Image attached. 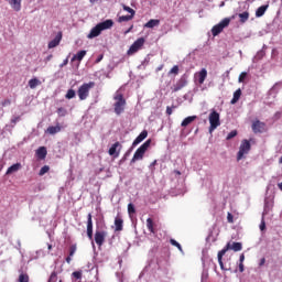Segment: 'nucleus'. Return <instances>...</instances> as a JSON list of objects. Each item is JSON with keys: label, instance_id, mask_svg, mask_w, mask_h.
<instances>
[{"label": "nucleus", "instance_id": "obj_1", "mask_svg": "<svg viewBox=\"0 0 282 282\" xmlns=\"http://www.w3.org/2000/svg\"><path fill=\"white\" fill-rule=\"evenodd\" d=\"M111 28H113V20H106L104 22H100L90 30L87 39H96V36H100L102 31L111 30Z\"/></svg>", "mask_w": 282, "mask_h": 282}, {"label": "nucleus", "instance_id": "obj_2", "mask_svg": "<svg viewBox=\"0 0 282 282\" xmlns=\"http://www.w3.org/2000/svg\"><path fill=\"white\" fill-rule=\"evenodd\" d=\"M113 100L115 113L117 116H121L122 113H124V108L127 107V99H124V95H122V93L117 91L113 96Z\"/></svg>", "mask_w": 282, "mask_h": 282}, {"label": "nucleus", "instance_id": "obj_3", "mask_svg": "<svg viewBox=\"0 0 282 282\" xmlns=\"http://www.w3.org/2000/svg\"><path fill=\"white\" fill-rule=\"evenodd\" d=\"M94 87H96V83L94 82L83 84L77 90L79 100H87V98H89V91H91Z\"/></svg>", "mask_w": 282, "mask_h": 282}, {"label": "nucleus", "instance_id": "obj_4", "mask_svg": "<svg viewBox=\"0 0 282 282\" xmlns=\"http://www.w3.org/2000/svg\"><path fill=\"white\" fill-rule=\"evenodd\" d=\"M232 19H235V15L231 18H225L218 24L214 25L212 29L213 36H219V34L224 32V29L230 25Z\"/></svg>", "mask_w": 282, "mask_h": 282}, {"label": "nucleus", "instance_id": "obj_5", "mask_svg": "<svg viewBox=\"0 0 282 282\" xmlns=\"http://www.w3.org/2000/svg\"><path fill=\"white\" fill-rule=\"evenodd\" d=\"M151 147V140L145 141L140 148L134 152L133 158L131 159V164H134V162H138V160H142L144 158V153L149 150Z\"/></svg>", "mask_w": 282, "mask_h": 282}, {"label": "nucleus", "instance_id": "obj_6", "mask_svg": "<svg viewBox=\"0 0 282 282\" xmlns=\"http://www.w3.org/2000/svg\"><path fill=\"white\" fill-rule=\"evenodd\" d=\"M251 149H252V145L250 144V141H248L247 139H243L241 141V144L237 154V161L239 162L243 160V156L248 155Z\"/></svg>", "mask_w": 282, "mask_h": 282}, {"label": "nucleus", "instance_id": "obj_7", "mask_svg": "<svg viewBox=\"0 0 282 282\" xmlns=\"http://www.w3.org/2000/svg\"><path fill=\"white\" fill-rule=\"evenodd\" d=\"M209 133H213V131H215V129H217V127L221 126V121L219 119V112H217V110H212V112L209 113Z\"/></svg>", "mask_w": 282, "mask_h": 282}, {"label": "nucleus", "instance_id": "obj_8", "mask_svg": "<svg viewBox=\"0 0 282 282\" xmlns=\"http://www.w3.org/2000/svg\"><path fill=\"white\" fill-rule=\"evenodd\" d=\"M144 43H145L144 37H139L137 41H134L133 44L128 50L129 56H131L132 54H135V52H140V50H142Z\"/></svg>", "mask_w": 282, "mask_h": 282}, {"label": "nucleus", "instance_id": "obj_9", "mask_svg": "<svg viewBox=\"0 0 282 282\" xmlns=\"http://www.w3.org/2000/svg\"><path fill=\"white\" fill-rule=\"evenodd\" d=\"M251 129L253 133H265V131H268V126L261 120H256L252 122Z\"/></svg>", "mask_w": 282, "mask_h": 282}, {"label": "nucleus", "instance_id": "obj_10", "mask_svg": "<svg viewBox=\"0 0 282 282\" xmlns=\"http://www.w3.org/2000/svg\"><path fill=\"white\" fill-rule=\"evenodd\" d=\"M188 85V77L186 75H182L181 78L173 85L172 91L177 93L181 89H184Z\"/></svg>", "mask_w": 282, "mask_h": 282}, {"label": "nucleus", "instance_id": "obj_11", "mask_svg": "<svg viewBox=\"0 0 282 282\" xmlns=\"http://www.w3.org/2000/svg\"><path fill=\"white\" fill-rule=\"evenodd\" d=\"M105 239H107V231L96 230V232H95V243H97V246L99 248H101V246L105 245Z\"/></svg>", "mask_w": 282, "mask_h": 282}, {"label": "nucleus", "instance_id": "obj_12", "mask_svg": "<svg viewBox=\"0 0 282 282\" xmlns=\"http://www.w3.org/2000/svg\"><path fill=\"white\" fill-rule=\"evenodd\" d=\"M61 41H63V32H58L55 39L48 42V50H54V47H58V45H61Z\"/></svg>", "mask_w": 282, "mask_h": 282}, {"label": "nucleus", "instance_id": "obj_13", "mask_svg": "<svg viewBox=\"0 0 282 282\" xmlns=\"http://www.w3.org/2000/svg\"><path fill=\"white\" fill-rule=\"evenodd\" d=\"M208 77V70L202 68L198 73L195 74V78H198V85H204V82Z\"/></svg>", "mask_w": 282, "mask_h": 282}, {"label": "nucleus", "instance_id": "obj_14", "mask_svg": "<svg viewBox=\"0 0 282 282\" xmlns=\"http://www.w3.org/2000/svg\"><path fill=\"white\" fill-rule=\"evenodd\" d=\"M149 135V132L147 130H143L132 142V147H138L140 142H143V140H147V137Z\"/></svg>", "mask_w": 282, "mask_h": 282}, {"label": "nucleus", "instance_id": "obj_15", "mask_svg": "<svg viewBox=\"0 0 282 282\" xmlns=\"http://www.w3.org/2000/svg\"><path fill=\"white\" fill-rule=\"evenodd\" d=\"M225 248L234 250V252H240V250H243V245H241V242H234L232 245L228 242Z\"/></svg>", "mask_w": 282, "mask_h": 282}, {"label": "nucleus", "instance_id": "obj_16", "mask_svg": "<svg viewBox=\"0 0 282 282\" xmlns=\"http://www.w3.org/2000/svg\"><path fill=\"white\" fill-rule=\"evenodd\" d=\"M22 165L21 163H15L13 165H11L10 167H8L6 175H12V173H17L19 171H21Z\"/></svg>", "mask_w": 282, "mask_h": 282}, {"label": "nucleus", "instance_id": "obj_17", "mask_svg": "<svg viewBox=\"0 0 282 282\" xmlns=\"http://www.w3.org/2000/svg\"><path fill=\"white\" fill-rule=\"evenodd\" d=\"M229 248L230 247H224V249L218 252V263L220 265V270H224V260L223 259Z\"/></svg>", "mask_w": 282, "mask_h": 282}, {"label": "nucleus", "instance_id": "obj_18", "mask_svg": "<svg viewBox=\"0 0 282 282\" xmlns=\"http://www.w3.org/2000/svg\"><path fill=\"white\" fill-rule=\"evenodd\" d=\"M123 224H124V220H122V218H120V217L115 218V230H116V232L122 231Z\"/></svg>", "mask_w": 282, "mask_h": 282}, {"label": "nucleus", "instance_id": "obj_19", "mask_svg": "<svg viewBox=\"0 0 282 282\" xmlns=\"http://www.w3.org/2000/svg\"><path fill=\"white\" fill-rule=\"evenodd\" d=\"M21 1L22 0H9V4L15 12H21Z\"/></svg>", "mask_w": 282, "mask_h": 282}, {"label": "nucleus", "instance_id": "obj_20", "mask_svg": "<svg viewBox=\"0 0 282 282\" xmlns=\"http://www.w3.org/2000/svg\"><path fill=\"white\" fill-rule=\"evenodd\" d=\"M155 226L156 225L152 218L147 219V228L152 235H155V232H158V230H155Z\"/></svg>", "mask_w": 282, "mask_h": 282}, {"label": "nucleus", "instance_id": "obj_21", "mask_svg": "<svg viewBox=\"0 0 282 282\" xmlns=\"http://www.w3.org/2000/svg\"><path fill=\"white\" fill-rule=\"evenodd\" d=\"M85 56H87V51H79L72 57V63H74V61L80 62L85 58Z\"/></svg>", "mask_w": 282, "mask_h": 282}, {"label": "nucleus", "instance_id": "obj_22", "mask_svg": "<svg viewBox=\"0 0 282 282\" xmlns=\"http://www.w3.org/2000/svg\"><path fill=\"white\" fill-rule=\"evenodd\" d=\"M195 120H197V116H189L182 121L181 127H188V124L195 122Z\"/></svg>", "mask_w": 282, "mask_h": 282}, {"label": "nucleus", "instance_id": "obj_23", "mask_svg": "<svg viewBox=\"0 0 282 282\" xmlns=\"http://www.w3.org/2000/svg\"><path fill=\"white\" fill-rule=\"evenodd\" d=\"M239 98H241V88L237 89L235 93H234V97L230 101V105H237V102H239Z\"/></svg>", "mask_w": 282, "mask_h": 282}, {"label": "nucleus", "instance_id": "obj_24", "mask_svg": "<svg viewBox=\"0 0 282 282\" xmlns=\"http://www.w3.org/2000/svg\"><path fill=\"white\" fill-rule=\"evenodd\" d=\"M46 132L51 135H55V133H61V126H50Z\"/></svg>", "mask_w": 282, "mask_h": 282}, {"label": "nucleus", "instance_id": "obj_25", "mask_svg": "<svg viewBox=\"0 0 282 282\" xmlns=\"http://www.w3.org/2000/svg\"><path fill=\"white\" fill-rule=\"evenodd\" d=\"M118 147H120V142H116L115 144H112L108 151L109 155H115L116 158H118V155H120V153L116 152Z\"/></svg>", "mask_w": 282, "mask_h": 282}, {"label": "nucleus", "instance_id": "obj_26", "mask_svg": "<svg viewBox=\"0 0 282 282\" xmlns=\"http://www.w3.org/2000/svg\"><path fill=\"white\" fill-rule=\"evenodd\" d=\"M158 25H160V20L151 19L144 24V28L153 29L158 28Z\"/></svg>", "mask_w": 282, "mask_h": 282}, {"label": "nucleus", "instance_id": "obj_27", "mask_svg": "<svg viewBox=\"0 0 282 282\" xmlns=\"http://www.w3.org/2000/svg\"><path fill=\"white\" fill-rule=\"evenodd\" d=\"M268 10V4L261 6L256 11V17L261 18L263 14H265V11Z\"/></svg>", "mask_w": 282, "mask_h": 282}, {"label": "nucleus", "instance_id": "obj_28", "mask_svg": "<svg viewBox=\"0 0 282 282\" xmlns=\"http://www.w3.org/2000/svg\"><path fill=\"white\" fill-rule=\"evenodd\" d=\"M39 85H41V80H39V78H32L29 80L30 89H36V87H39Z\"/></svg>", "mask_w": 282, "mask_h": 282}, {"label": "nucleus", "instance_id": "obj_29", "mask_svg": "<svg viewBox=\"0 0 282 282\" xmlns=\"http://www.w3.org/2000/svg\"><path fill=\"white\" fill-rule=\"evenodd\" d=\"M238 17L240 19V23H246V21L250 19V13L248 11H245L242 13H239Z\"/></svg>", "mask_w": 282, "mask_h": 282}, {"label": "nucleus", "instance_id": "obj_30", "mask_svg": "<svg viewBox=\"0 0 282 282\" xmlns=\"http://www.w3.org/2000/svg\"><path fill=\"white\" fill-rule=\"evenodd\" d=\"M91 214L87 216V231H94V220Z\"/></svg>", "mask_w": 282, "mask_h": 282}, {"label": "nucleus", "instance_id": "obj_31", "mask_svg": "<svg viewBox=\"0 0 282 282\" xmlns=\"http://www.w3.org/2000/svg\"><path fill=\"white\" fill-rule=\"evenodd\" d=\"M36 154L43 160L45 155H47V149H45V147H41L37 149Z\"/></svg>", "mask_w": 282, "mask_h": 282}, {"label": "nucleus", "instance_id": "obj_32", "mask_svg": "<svg viewBox=\"0 0 282 282\" xmlns=\"http://www.w3.org/2000/svg\"><path fill=\"white\" fill-rule=\"evenodd\" d=\"M133 15H121L118 18V23H127L128 21H132Z\"/></svg>", "mask_w": 282, "mask_h": 282}, {"label": "nucleus", "instance_id": "obj_33", "mask_svg": "<svg viewBox=\"0 0 282 282\" xmlns=\"http://www.w3.org/2000/svg\"><path fill=\"white\" fill-rule=\"evenodd\" d=\"M122 8L124 10V12H129L130 17H135V10H133L131 7L127 6V4H122Z\"/></svg>", "mask_w": 282, "mask_h": 282}, {"label": "nucleus", "instance_id": "obj_34", "mask_svg": "<svg viewBox=\"0 0 282 282\" xmlns=\"http://www.w3.org/2000/svg\"><path fill=\"white\" fill-rule=\"evenodd\" d=\"M65 98H67V100H72V98H76V90L68 89L66 95H65Z\"/></svg>", "mask_w": 282, "mask_h": 282}, {"label": "nucleus", "instance_id": "obj_35", "mask_svg": "<svg viewBox=\"0 0 282 282\" xmlns=\"http://www.w3.org/2000/svg\"><path fill=\"white\" fill-rule=\"evenodd\" d=\"M19 282H30V275L28 273H21L19 275Z\"/></svg>", "mask_w": 282, "mask_h": 282}, {"label": "nucleus", "instance_id": "obj_36", "mask_svg": "<svg viewBox=\"0 0 282 282\" xmlns=\"http://www.w3.org/2000/svg\"><path fill=\"white\" fill-rule=\"evenodd\" d=\"M45 173H50V165H44L40 172H39V175L40 177H43V175H45Z\"/></svg>", "mask_w": 282, "mask_h": 282}, {"label": "nucleus", "instance_id": "obj_37", "mask_svg": "<svg viewBox=\"0 0 282 282\" xmlns=\"http://www.w3.org/2000/svg\"><path fill=\"white\" fill-rule=\"evenodd\" d=\"M57 115L61 117V118H65V116H67V109L61 107L57 109Z\"/></svg>", "mask_w": 282, "mask_h": 282}, {"label": "nucleus", "instance_id": "obj_38", "mask_svg": "<svg viewBox=\"0 0 282 282\" xmlns=\"http://www.w3.org/2000/svg\"><path fill=\"white\" fill-rule=\"evenodd\" d=\"M170 243L172 246H174L175 248H177V250H180V252H182V245H180V242H177L175 239H170Z\"/></svg>", "mask_w": 282, "mask_h": 282}, {"label": "nucleus", "instance_id": "obj_39", "mask_svg": "<svg viewBox=\"0 0 282 282\" xmlns=\"http://www.w3.org/2000/svg\"><path fill=\"white\" fill-rule=\"evenodd\" d=\"M68 250H69L68 257H74V254H76L77 246L70 245Z\"/></svg>", "mask_w": 282, "mask_h": 282}, {"label": "nucleus", "instance_id": "obj_40", "mask_svg": "<svg viewBox=\"0 0 282 282\" xmlns=\"http://www.w3.org/2000/svg\"><path fill=\"white\" fill-rule=\"evenodd\" d=\"M169 74H174L175 76H177L180 74V66L177 65L173 66L169 72Z\"/></svg>", "mask_w": 282, "mask_h": 282}, {"label": "nucleus", "instance_id": "obj_41", "mask_svg": "<svg viewBox=\"0 0 282 282\" xmlns=\"http://www.w3.org/2000/svg\"><path fill=\"white\" fill-rule=\"evenodd\" d=\"M128 213L129 215H135V206L133 204H128Z\"/></svg>", "mask_w": 282, "mask_h": 282}, {"label": "nucleus", "instance_id": "obj_42", "mask_svg": "<svg viewBox=\"0 0 282 282\" xmlns=\"http://www.w3.org/2000/svg\"><path fill=\"white\" fill-rule=\"evenodd\" d=\"M237 130H232L231 132L228 133L226 140H232V138H237Z\"/></svg>", "mask_w": 282, "mask_h": 282}, {"label": "nucleus", "instance_id": "obj_43", "mask_svg": "<svg viewBox=\"0 0 282 282\" xmlns=\"http://www.w3.org/2000/svg\"><path fill=\"white\" fill-rule=\"evenodd\" d=\"M247 76H248V73L242 72V73L239 75L238 82H239V83H243V80H246Z\"/></svg>", "mask_w": 282, "mask_h": 282}, {"label": "nucleus", "instance_id": "obj_44", "mask_svg": "<svg viewBox=\"0 0 282 282\" xmlns=\"http://www.w3.org/2000/svg\"><path fill=\"white\" fill-rule=\"evenodd\" d=\"M74 279H83V271H75L73 272Z\"/></svg>", "mask_w": 282, "mask_h": 282}, {"label": "nucleus", "instance_id": "obj_45", "mask_svg": "<svg viewBox=\"0 0 282 282\" xmlns=\"http://www.w3.org/2000/svg\"><path fill=\"white\" fill-rule=\"evenodd\" d=\"M227 221L228 224H235V216H232L230 213L227 214Z\"/></svg>", "mask_w": 282, "mask_h": 282}, {"label": "nucleus", "instance_id": "obj_46", "mask_svg": "<svg viewBox=\"0 0 282 282\" xmlns=\"http://www.w3.org/2000/svg\"><path fill=\"white\" fill-rule=\"evenodd\" d=\"M1 105H2V107H10L12 105V100L4 99Z\"/></svg>", "mask_w": 282, "mask_h": 282}, {"label": "nucleus", "instance_id": "obj_47", "mask_svg": "<svg viewBox=\"0 0 282 282\" xmlns=\"http://www.w3.org/2000/svg\"><path fill=\"white\" fill-rule=\"evenodd\" d=\"M260 230L263 231L265 230V219L262 218L261 224H260Z\"/></svg>", "mask_w": 282, "mask_h": 282}, {"label": "nucleus", "instance_id": "obj_48", "mask_svg": "<svg viewBox=\"0 0 282 282\" xmlns=\"http://www.w3.org/2000/svg\"><path fill=\"white\" fill-rule=\"evenodd\" d=\"M166 115L167 116H172L173 115V108H171L170 106L166 107Z\"/></svg>", "mask_w": 282, "mask_h": 282}, {"label": "nucleus", "instance_id": "obj_49", "mask_svg": "<svg viewBox=\"0 0 282 282\" xmlns=\"http://www.w3.org/2000/svg\"><path fill=\"white\" fill-rule=\"evenodd\" d=\"M69 63V58H65L63 63L59 65L61 68L65 67Z\"/></svg>", "mask_w": 282, "mask_h": 282}, {"label": "nucleus", "instance_id": "obj_50", "mask_svg": "<svg viewBox=\"0 0 282 282\" xmlns=\"http://www.w3.org/2000/svg\"><path fill=\"white\" fill-rule=\"evenodd\" d=\"M238 270L239 272H243L246 270L243 267V262H239Z\"/></svg>", "mask_w": 282, "mask_h": 282}, {"label": "nucleus", "instance_id": "obj_51", "mask_svg": "<svg viewBox=\"0 0 282 282\" xmlns=\"http://www.w3.org/2000/svg\"><path fill=\"white\" fill-rule=\"evenodd\" d=\"M243 261H246V254H241L239 258V263H243Z\"/></svg>", "mask_w": 282, "mask_h": 282}, {"label": "nucleus", "instance_id": "obj_52", "mask_svg": "<svg viewBox=\"0 0 282 282\" xmlns=\"http://www.w3.org/2000/svg\"><path fill=\"white\" fill-rule=\"evenodd\" d=\"M88 239H94V231H87Z\"/></svg>", "mask_w": 282, "mask_h": 282}, {"label": "nucleus", "instance_id": "obj_53", "mask_svg": "<svg viewBox=\"0 0 282 282\" xmlns=\"http://www.w3.org/2000/svg\"><path fill=\"white\" fill-rule=\"evenodd\" d=\"M260 268L265 265V258H262L259 262Z\"/></svg>", "mask_w": 282, "mask_h": 282}, {"label": "nucleus", "instance_id": "obj_54", "mask_svg": "<svg viewBox=\"0 0 282 282\" xmlns=\"http://www.w3.org/2000/svg\"><path fill=\"white\" fill-rule=\"evenodd\" d=\"M133 30V25H131L127 31H124V34H129Z\"/></svg>", "mask_w": 282, "mask_h": 282}, {"label": "nucleus", "instance_id": "obj_55", "mask_svg": "<svg viewBox=\"0 0 282 282\" xmlns=\"http://www.w3.org/2000/svg\"><path fill=\"white\" fill-rule=\"evenodd\" d=\"M66 263H72V256H68L67 258H66Z\"/></svg>", "mask_w": 282, "mask_h": 282}, {"label": "nucleus", "instance_id": "obj_56", "mask_svg": "<svg viewBox=\"0 0 282 282\" xmlns=\"http://www.w3.org/2000/svg\"><path fill=\"white\" fill-rule=\"evenodd\" d=\"M52 58H54V55H53V54L46 56V61H47V62H48V61H52Z\"/></svg>", "mask_w": 282, "mask_h": 282}, {"label": "nucleus", "instance_id": "obj_57", "mask_svg": "<svg viewBox=\"0 0 282 282\" xmlns=\"http://www.w3.org/2000/svg\"><path fill=\"white\" fill-rule=\"evenodd\" d=\"M102 55H99V57L97 58L96 63H100V61H102Z\"/></svg>", "mask_w": 282, "mask_h": 282}, {"label": "nucleus", "instance_id": "obj_58", "mask_svg": "<svg viewBox=\"0 0 282 282\" xmlns=\"http://www.w3.org/2000/svg\"><path fill=\"white\" fill-rule=\"evenodd\" d=\"M175 175H182V172H180L178 170L174 171Z\"/></svg>", "mask_w": 282, "mask_h": 282}, {"label": "nucleus", "instance_id": "obj_59", "mask_svg": "<svg viewBox=\"0 0 282 282\" xmlns=\"http://www.w3.org/2000/svg\"><path fill=\"white\" fill-rule=\"evenodd\" d=\"M278 188H280V191H282V183L278 184Z\"/></svg>", "mask_w": 282, "mask_h": 282}, {"label": "nucleus", "instance_id": "obj_60", "mask_svg": "<svg viewBox=\"0 0 282 282\" xmlns=\"http://www.w3.org/2000/svg\"><path fill=\"white\" fill-rule=\"evenodd\" d=\"M264 206L265 208H268V200H264Z\"/></svg>", "mask_w": 282, "mask_h": 282}, {"label": "nucleus", "instance_id": "obj_61", "mask_svg": "<svg viewBox=\"0 0 282 282\" xmlns=\"http://www.w3.org/2000/svg\"><path fill=\"white\" fill-rule=\"evenodd\" d=\"M48 250H52V245H48Z\"/></svg>", "mask_w": 282, "mask_h": 282}, {"label": "nucleus", "instance_id": "obj_62", "mask_svg": "<svg viewBox=\"0 0 282 282\" xmlns=\"http://www.w3.org/2000/svg\"><path fill=\"white\" fill-rule=\"evenodd\" d=\"M220 7H224V2L220 4Z\"/></svg>", "mask_w": 282, "mask_h": 282}, {"label": "nucleus", "instance_id": "obj_63", "mask_svg": "<svg viewBox=\"0 0 282 282\" xmlns=\"http://www.w3.org/2000/svg\"><path fill=\"white\" fill-rule=\"evenodd\" d=\"M162 69V67H159V70Z\"/></svg>", "mask_w": 282, "mask_h": 282}]
</instances>
